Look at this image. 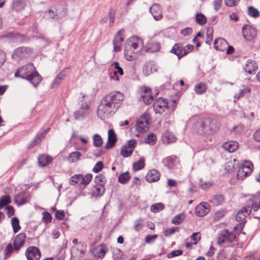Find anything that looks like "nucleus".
<instances>
[{
	"mask_svg": "<svg viewBox=\"0 0 260 260\" xmlns=\"http://www.w3.org/2000/svg\"><path fill=\"white\" fill-rule=\"evenodd\" d=\"M124 100L123 94L119 91H114L105 96L99 106L97 114L104 119L113 114L120 107Z\"/></svg>",
	"mask_w": 260,
	"mask_h": 260,
	"instance_id": "obj_1",
	"label": "nucleus"
},
{
	"mask_svg": "<svg viewBox=\"0 0 260 260\" xmlns=\"http://www.w3.org/2000/svg\"><path fill=\"white\" fill-rule=\"evenodd\" d=\"M15 77L21 78L29 81L35 87L41 82L42 78L32 63L19 68L15 73Z\"/></svg>",
	"mask_w": 260,
	"mask_h": 260,
	"instance_id": "obj_2",
	"label": "nucleus"
},
{
	"mask_svg": "<svg viewBox=\"0 0 260 260\" xmlns=\"http://www.w3.org/2000/svg\"><path fill=\"white\" fill-rule=\"evenodd\" d=\"M197 133L200 135H210L214 133L217 127L216 120L210 118H200L195 123Z\"/></svg>",
	"mask_w": 260,
	"mask_h": 260,
	"instance_id": "obj_3",
	"label": "nucleus"
},
{
	"mask_svg": "<svg viewBox=\"0 0 260 260\" xmlns=\"http://www.w3.org/2000/svg\"><path fill=\"white\" fill-rule=\"evenodd\" d=\"M79 109L74 112V117L76 120H80L84 119L89 115L91 111L90 108V102L88 100L87 95L81 93Z\"/></svg>",
	"mask_w": 260,
	"mask_h": 260,
	"instance_id": "obj_4",
	"label": "nucleus"
},
{
	"mask_svg": "<svg viewBox=\"0 0 260 260\" xmlns=\"http://www.w3.org/2000/svg\"><path fill=\"white\" fill-rule=\"evenodd\" d=\"M218 243L222 244L225 242H229L232 244L231 246L236 245V236L233 233L230 232L227 229H224L220 231L218 238Z\"/></svg>",
	"mask_w": 260,
	"mask_h": 260,
	"instance_id": "obj_5",
	"label": "nucleus"
},
{
	"mask_svg": "<svg viewBox=\"0 0 260 260\" xmlns=\"http://www.w3.org/2000/svg\"><path fill=\"white\" fill-rule=\"evenodd\" d=\"M251 212V208L250 205H247L243 207L236 215V219L237 221L240 222L238 225L241 229L244 227V224L246 222L245 218L248 216Z\"/></svg>",
	"mask_w": 260,
	"mask_h": 260,
	"instance_id": "obj_6",
	"label": "nucleus"
},
{
	"mask_svg": "<svg viewBox=\"0 0 260 260\" xmlns=\"http://www.w3.org/2000/svg\"><path fill=\"white\" fill-rule=\"evenodd\" d=\"M253 165L251 162H246L241 164L238 168L237 174L238 179L243 180L250 174L252 171Z\"/></svg>",
	"mask_w": 260,
	"mask_h": 260,
	"instance_id": "obj_7",
	"label": "nucleus"
},
{
	"mask_svg": "<svg viewBox=\"0 0 260 260\" xmlns=\"http://www.w3.org/2000/svg\"><path fill=\"white\" fill-rule=\"evenodd\" d=\"M149 117L148 114H145L140 117L136 124V129L137 132L142 133L148 129Z\"/></svg>",
	"mask_w": 260,
	"mask_h": 260,
	"instance_id": "obj_8",
	"label": "nucleus"
},
{
	"mask_svg": "<svg viewBox=\"0 0 260 260\" xmlns=\"http://www.w3.org/2000/svg\"><path fill=\"white\" fill-rule=\"evenodd\" d=\"M168 100L162 98H159L153 103V109L155 113L161 114L168 108Z\"/></svg>",
	"mask_w": 260,
	"mask_h": 260,
	"instance_id": "obj_9",
	"label": "nucleus"
},
{
	"mask_svg": "<svg viewBox=\"0 0 260 260\" xmlns=\"http://www.w3.org/2000/svg\"><path fill=\"white\" fill-rule=\"evenodd\" d=\"M242 34L248 41H252L256 36L257 32L255 28L249 25H245L242 27Z\"/></svg>",
	"mask_w": 260,
	"mask_h": 260,
	"instance_id": "obj_10",
	"label": "nucleus"
},
{
	"mask_svg": "<svg viewBox=\"0 0 260 260\" xmlns=\"http://www.w3.org/2000/svg\"><path fill=\"white\" fill-rule=\"evenodd\" d=\"M124 32L123 29L119 30L115 35L113 41L114 47V51L115 52H119L121 50V46L122 42L124 41Z\"/></svg>",
	"mask_w": 260,
	"mask_h": 260,
	"instance_id": "obj_11",
	"label": "nucleus"
},
{
	"mask_svg": "<svg viewBox=\"0 0 260 260\" xmlns=\"http://www.w3.org/2000/svg\"><path fill=\"white\" fill-rule=\"evenodd\" d=\"M151 89L145 86L141 88V91L144 94L141 95L140 100H142L146 105L151 104L154 100V95L151 91Z\"/></svg>",
	"mask_w": 260,
	"mask_h": 260,
	"instance_id": "obj_12",
	"label": "nucleus"
},
{
	"mask_svg": "<svg viewBox=\"0 0 260 260\" xmlns=\"http://www.w3.org/2000/svg\"><path fill=\"white\" fill-rule=\"evenodd\" d=\"M25 255L27 260H39L41 257V252L38 248L30 246L27 249Z\"/></svg>",
	"mask_w": 260,
	"mask_h": 260,
	"instance_id": "obj_13",
	"label": "nucleus"
},
{
	"mask_svg": "<svg viewBox=\"0 0 260 260\" xmlns=\"http://www.w3.org/2000/svg\"><path fill=\"white\" fill-rule=\"evenodd\" d=\"M210 205L206 202H202L197 206L195 209V214L197 216L203 217L209 213Z\"/></svg>",
	"mask_w": 260,
	"mask_h": 260,
	"instance_id": "obj_14",
	"label": "nucleus"
},
{
	"mask_svg": "<svg viewBox=\"0 0 260 260\" xmlns=\"http://www.w3.org/2000/svg\"><path fill=\"white\" fill-rule=\"evenodd\" d=\"M170 52L176 55L178 59H180L181 57L186 55L188 53V52L186 51V49L185 48H183L182 44L181 43L175 44L172 47Z\"/></svg>",
	"mask_w": 260,
	"mask_h": 260,
	"instance_id": "obj_15",
	"label": "nucleus"
},
{
	"mask_svg": "<svg viewBox=\"0 0 260 260\" xmlns=\"http://www.w3.org/2000/svg\"><path fill=\"white\" fill-rule=\"evenodd\" d=\"M149 11L155 20L158 21L162 18V12L159 4H153V5L150 7Z\"/></svg>",
	"mask_w": 260,
	"mask_h": 260,
	"instance_id": "obj_16",
	"label": "nucleus"
},
{
	"mask_svg": "<svg viewBox=\"0 0 260 260\" xmlns=\"http://www.w3.org/2000/svg\"><path fill=\"white\" fill-rule=\"evenodd\" d=\"M25 238L26 235L24 233H20L15 237L13 245L15 246L16 251H18L23 247Z\"/></svg>",
	"mask_w": 260,
	"mask_h": 260,
	"instance_id": "obj_17",
	"label": "nucleus"
},
{
	"mask_svg": "<svg viewBox=\"0 0 260 260\" xmlns=\"http://www.w3.org/2000/svg\"><path fill=\"white\" fill-rule=\"evenodd\" d=\"M249 202L248 205H250L251 209H253L254 211H257L260 209V198L256 194H251L249 196Z\"/></svg>",
	"mask_w": 260,
	"mask_h": 260,
	"instance_id": "obj_18",
	"label": "nucleus"
},
{
	"mask_svg": "<svg viewBox=\"0 0 260 260\" xmlns=\"http://www.w3.org/2000/svg\"><path fill=\"white\" fill-rule=\"evenodd\" d=\"M28 197V193L22 191L14 197V202L18 206L23 205L27 203Z\"/></svg>",
	"mask_w": 260,
	"mask_h": 260,
	"instance_id": "obj_19",
	"label": "nucleus"
},
{
	"mask_svg": "<svg viewBox=\"0 0 260 260\" xmlns=\"http://www.w3.org/2000/svg\"><path fill=\"white\" fill-rule=\"evenodd\" d=\"M258 69L257 63L254 61L248 59L244 67V71L250 75H254Z\"/></svg>",
	"mask_w": 260,
	"mask_h": 260,
	"instance_id": "obj_20",
	"label": "nucleus"
},
{
	"mask_svg": "<svg viewBox=\"0 0 260 260\" xmlns=\"http://www.w3.org/2000/svg\"><path fill=\"white\" fill-rule=\"evenodd\" d=\"M24 36L18 33H14L9 32L5 35L2 36L3 39L7 41H22Z\"/></svg>",
	"mask_w": 260,
	"mask_h": 260,
	"instance_id": "obj_21",
	"label": "nucleus"
},
{
	"mask_svg": "<svg viewBox=\"0 0 260 260\" xmlns=\"http://www.w3.org/2000/svg\"><path fill=\"white\" fill-rule=\"evenodd\" d=\"M70 68H64L61 72H60L53 80L51 88H55L58 86L61 83L62 79H63L67 75L68 71Z\"/></svg>",
	"mask_w": 260,
	"mask_h": 260,
	"instance_id": "obj_22",
	"label": "nucleus"
},
{
	"mask_svg": "<svg viewBox=\"0 0 260 260\" xmlns=\"http://www.w3.org/2000/svg\"><path fill=\"white\" fill-rule=\"evenodd\" d=\"M117 141V138L114 131L110 129L108 131V142H107L105 147L107 149H110L114 147Z\"/></svg>",
	"mask_w": 260,
	"mask_h": 260,
	"instance_id": "obj_23",
	"label": "nucleus"
},
{
	"mask_svg": "<svg viewBox=\"0 0 260 260\" xmlns=\"http://www.w3.org/2000/svg\"><path fill=\"white\" fill-rule=\"evenodd\" d=\"M157 71V67L153 61L147 62L143 67V72L147 76Z\"/></svg>",
	"mask_w": 260,
	"mask_h": 260,
	"instance_id": "obj_24",
	"label": "nucleus"
},
{
	"mask_svg": "<svg viewBox=\"0 0 260 260\" xmlns=\"http://www.w3.org/2000/svg\"><path fill=\"white\" fill-rule=\"evenodd\" d=\"M213 45L216 50L224 51L226 49L228 43L224 39L218 38L214 40Z\"/></svg>",
	"mask_w": 260,
	"mask_h": 260,
	"instance_id": "obj_25",
	"label": "nucleus"
},
{
	"mask_svg": "<svg viewBox=\"0 0 260 260\" xmlns=\"http://www.w3.org/2000/svg\"><path fill=\"white\" fill-rule=\"evenodd\" d=\"M30 52V48L26 47H20L15 50L13 56L17 57L18 59H21L25 57Z\"/></svg>",
	"mask_w": 260,
	"mask_h": 260,
	"instance_id": "obj_26",
	"label": "nucleus"
},
{
	"mask_svg": "<svg viewBox=\"0 0 260 260\" xmlns=\"http://www.w3.org/2000/svg\"><path fill=\"white\" fill-rule=\"evenodd\" d=\"M160 178V173L155 169L149 171L146 176V180L149 182L158 181Z\"/></svg>",
	"mask_w": 260,
	"mask_h": 260,
	"instance_id": "obj_27",
	"label": "nucleus"
},
{
	"mask_svg": "<svg viewBox=\"0 0 260 260\" xmlns=\"http://www.w3.org/2000/svg\"><path fill=\"white\" fill-rule=\"evenodd\" d=\"M92 196L95 197H102L105 191V187L101 184H94L91 189Z\"/></svg>",
	"mask_w": 260,
	"mask_h": 260,
	"instance_id": "obj_28",
	"label": "nucleus"
},
{
	"mask_svg": "<svg viewBox=\"0 0 260 260\" xmlns=\"http://www.w3.org/2000/svg\"><path fill=\"white\" fill-rule=\"evenodd\" d=\"M239 146L238 143L234 141H230L224 143L222 145L223 148L229 152H234Z\"/></svg>",
	"mask_w": 260,
	"mask_h": 260,
	"instance_id": "obj_29",
	"label": "nucleus"
},
{
	"mask_svg": "<svg viewBox=\"0 0 260 260\" xmlns=\"http://www.w3.org/2000/svg\"><path fill=\"white\" fill-rule=\"evenodd\" d=\"M177 157L175 155H171L166 157L162 160L164 165L170 169H173L175 165Z\"/></svg>",
	"mask_w": 260,
	"mask_h": 260,
	"instance_id": "obj_30",
	"label": "nucleus"
},
{
	"mask_svg": "<svg viewBox=\"0 0 260 260\" xmlns=\"http://www.w3.org/2000/svg\"><path fill=\"white\" fill-rule=\"evenodd\" d=\"M209 202L215 206H220L224 203V198L222 194H217L213 195L211 197Z\"/></svg>",
	"mask_w": 260,
	"mask_h": 260,
	"instance_id": "obj_31",
	"label": "nucleus"
},
{
	"mask_svg": "<svg viewBox=\"0 0 260 260\" xmlns=\"http://www.w3.org/2000/svg\"><path fill=\"white\" fill-rule=\"evenodd\" d=\"M207 89V85L204 82H199L195 85L194 90L197 94H202L204 93Z\"/></svg>",
	"mask_w": 260,
	"mask_h": 260,
	"instance_id": "obj_32",
	"label": "nucleus"
},
{
	"mask_svg": "<svg viewBox=\"0 0 260 260\" xmlns=\"http://www.w3.org/2000/svg\"><path fill=\"white\" fill-rule=\"evenodd\" d=\"M52 160V158L51 157L46 155H42L38 157V163L40 166L43 167L46 166Z\"/></svg>",
	"mask_w": 260,
	"mask_h": 260,
	"instance_id": "obj_33",
	"label": "nucleus"
},
{
	"mask_svg": "<svg viewBox=\"0 0 260 260\" xmlns=\"http://www.w3.org/2000/svg\"><path fill=\"white\" fill-rule=\"evenodd\" d=\"M250 88L247 86H243L242 89L240 90V92L238 94H236L234 96L235 99L239 100L241 97L247 98L250 95Z\"/></svg>",
	"mask_w": 260,
	"mask_h": 260,
	"instance_id": "obj_34",
	"label": "nucleus"
},
{
	"mask_svg": "<svg viewBox=\"0 0 260 260\" xmlns=\"http://www.w3.org/2000/svg\"><path fill=\"white\" fill-rule=\"evenodd\" d=\"M81 153L79 151H75L70 153L68 156V161L70 163H75L80 158Z\"/></svg>",
	"mask_w": 260,
	"mask_h": 260,
	"instance_id": "obj_35",
	"label": "nucleus"
},
{
	"mask_svg": "<svg viewBox=\"0 0 260 260\" xmlns=\"http://www.w3.org/2000/svg\"><path fill=\"white\" fill-rule=\"evenodd\" d=\"M160 45L157 42H152L149 44V46L146 49V51L150 53L156 52L159 50Z\"/></svg>",
	"mask_w": 260,
	"mask_h": 260,
	"instance_id": "obj_36",
	"label": "nucleus"
},
{
	"mask_svg": "<svg viewBox=\"0 0 260 260\" xmlns=\"http://www.w3.org/2000/svg\"><path fill=\"white\" fill-rule=\"evenodd\" d=\"M145 167V159L143 157L139 159L137 162L133 164V168L134 171H137L142 169Z\"/></svg>",
	"mask_w": 260,
	"mask_h": 260,
	"instance_id": "obj_37",
	"label": "nucleus"
},
{
	"mask_svg": "<svg viewBox=\"0 0 260 260\" xmlns=\"http://www.w3.org/2000/svg\"><path fill=\"white\" fill-rule=\"evenodd\" d=\"M165 206L161 203H157L152 204L150 206V210L152 212L156 213L164 209Z\"/></svg>",
	"mask_w": 260,
	"mask_h": 260,
	"instance_id": "obj_38",
	"label": "nucleus"
},
{
	"mask_svg": "<svg viewBox=\"0 0 260 260\" xmlns=\"http://www.w3.org/2000/svg\"><path fill=\"white\" fill-rule=\"evenodd\" d=\"M106 182L107 179L104 175L100 174L95 176L94 179L95 184H101L105 186Z\"/></svg>",
	"mask_w": 260,
	"mask_h": 260,
	"instance_id": "obj_39",
	"label": "nucleus"
},
{
	"mask_svg": "<svg viewBox=\"0 0 260 260\" xmlns=\"http://www.w3.org/2000/svg\"><path fill=\"white\" fill-rule=\"evenodd\" d=\"M11 224L14 233H17L20 229L19 221L17 217H14L11 219Z\"/></svg>",
	"mask_w": 260,
	"mask_h": 260,
	"instance_id": "obj_40",
	"label": "nucleus"
},
{
	"mask_svg": "<svg viewBox=\"0 0 260 260\" xmlns=\"http://www.w3.org/2000/svg\"><path fill=\"white\" fill-rule=\"evenodd\" d=\"M15 251V247H13L11 243H9L4 250L5 252V258H7L10 257L13 252Z\"/></svg>",
	"mask_w": 260,
	"mask_h": 260,
	"instance_id": "obj_41",
	"label": "nucleus"
},
{
	"mask_svg": "<svg viewBox=\"0 0 260 260\" xmlns=\"http://www.w3.org/2000/svg\"><path fill=\"white\" fill-rule=\"evenodd\" d=\"M11 202L10 197L9 195H4L0 199V209L5 206L9 204Z\"/></svg>",
	"mask_w": 260,
	"mask_h": 260,
	"instance_id": "obj_42",
	"label": "nucleus"
},
{
	"mask_svg": "<svg viewBox=\"0 0 260 260\" xmlns=\"http://www.w3.org/2000/svg\"><path fill=\"white\" fill-rule=\"evenodd\" d=\"M130 175L128 172H126L124 173L121 174L118 177V181L120 183L122 184H125L130 179Z\"/></svg>",
	"mask_w": 260,
	"mask_h": 260,
	"instance_id": "obj_43",
	"label": "nucleus"
},
{
	"mask_svg": "<svg viewBox=\"0 0 260 260\" xmlns=\"http://www.w3.org/2000/svg\"><path fill=\"white\" fill-rule=\"evenodd\" d=\"M103 141L102 137L99 134H95L93 136V144L96 147H101L103 144Z\"/></svg>",
	"mask_w": 260,
	"mask_h": 260,
	"instance_id": "obj_44",
	"label": "nucleus"
},
{
	"mask_svg": "<svg viewBox=\"0 0 260 260\" xmlns=\"http://www.w3.org/2000/svg\"><path fill=\"white\" fill-rule=\"evenodd\" d=\"M196 21L199 25H204L207 21L206 17L202 13H198L196 16Z\"/></svg>",
	"mask_w": 260,
	"mask_h": 260,
	"instance_id": "obj_45",
	"label": "nucleus"
},
{
	"mask_svg": "<svg viewBox=\"0 0 260 260\" xmlns=\"http://www.w3.org/2000/svg\"><path fill=\"white\" fill-rule=\"evenodd\" d=\"M144 226V220L139 218L134 222V229L135 231L138 232L141 230Z\"/></svg>",
	"mask_w": 260,
	"mask_h": 260,
	"instance_id": "obj_46",
	"label": "nucleus"
},
{
	"mask_svg": "<svg viewBox=\"0 0 260 260\" xmlns=\"http://www.w3.org/2000/svg\"><path fill=\"white\" fill-rule=\"evenodd\" d=\"M81 174H76L72 176L70 178V184L72 185H75L77 183L81 184Z\"/></svg>",
	"mask_w": 260,
	"mask_h": 260,
	"instance_id": "obj_47",
	"label": "nucleus"
},
{
	"mask_svg": "<svg viewBox=\"0 0 260 260\" xmlns=\"http://www.w3.org/2000/svg\"><path fill=\"white\" fill-rule=\"evenodd\" d=\"M248 14L250 16L253 17L254 18L258 17L260 15V13L258 10L252 6H249L248 7Z\"/></svg>",
	"mask_w": 260,
	"mask_h": 260,
	"instance_id": "obj_48",
	"label": "nucleus"
},
{
	"mask_svg": "<svg viewBox=\"0 0 260 260\" xmlns=\"http://www.w3.org/2000/svg\"><path fill=\"white\" fill-rule=\"evenodd\" d=\"M133 152V149H129L126 146H122L121 148V155L124 157H128L130 156Z\"/></svg>",
	"mask_w": 260,
	"mask_h": 260,
	"instance_id": "obj_49",
	"label": "nucleus"
},
{
	"mask_svg": "<svg viewBox=\"0 0 260 260\" xmlns=\"http://www.w3.org/2000/svg\"><path fill=\"white\" fill-rule=\"evenodd\" d=\"M92 177V175L91 174H87L84 176H83L81 174V184L86 185L90 182L91 180Z\"/></svg>",
	"mask_w": 260,
	"mask_h": 260,
	"instance_id": "obj_50",
	"label": "nucleus"
},
{
	"mask_svg": "<svg viewBox=\"0 0 260 260\" xmlns=\"http://www.w3.org/2000/svg\"><path fill=\"white\" fill-rule=\"evenodd\" d=\"M116 11L113 8H110L109 12V23L112 26L114 22Z\"/></svg>",
	"mask_w": 260,
	"mask_h": 260,
	"instance_id": "obj_51",
	"label": "nucleus"
},
{
	"mask_svg": "<svg viewBox=\"0 0 260 260\" xmlns=\"http://www.w3.org/2000/svg\"><path fill=\"white\" fill-rule=\"evenodd\" d=\"M156 141V136L153 133L149 134L145 139V142L148 144L154 143Z\"/></svg>",
	"mask_w": 260,
	"mask_h": 260,
	"instance_id": "obj_52",
	"label": "nucleus"
},
{
	"mask_svg": "<svg viewBox=\"0 0 260 260\" xmlns=\"http://www.w3.org/2000/svg\"><path fill=\"white\" fill-rule=\"evenodd\" d=\"M163 138L167 139L168 143L173 142L176 140V138L174 135L169 132L165 133L163 135Z\"/></svg>",
	"mask_w": 260,
	"mask_h": 260,
	"instance_id": "obj_53",
	"label": "nucleus"
},
{
	"mask_svg": "<svg viewBox=\"0 0 260 260\" xmlns=\"http://www.w3.org/2000/svg\"><path fill=\"white\" fill-rule=\"evenodd\" d=\"M183 221V215L182 214H178L174 216L172 220V222L173 224H180Z\"/></svg>",
	"mask_w": 260,
	"mask_h": 260,
	"instance_id": "obj_54",
	"label": "nucleus"
},
{
	"mask_svg": "<svg viewBox=\"0 0 260 260\" xmlns=\"http://www.w3.org/2000/svg\"><path fill=\"white\" fill-rule=\"evenodd\" d=\"M124 56L126 59L129 61H133L136 58V55L134 53L126 49L124 50Z\"/></svg>",
	"mask_w": 260,
	"mask_h": 260,
	"instance_id": "obj_55",
	"label": "nucleus"
},
{
	"mask_svg": "<svg viewBox=\"0 0 260 260\" xmlns=\"http://www.w3.org/2000/svg\"><path fill=\"white\" fill-rule=\"evenodd\" d=\"M182 253L183 251L181 250H175L167 254V257L169 258H171L175 256L180 255L182 254Z\"/></svg>",
	"mask_w": 260,
	"mask_h": 260,
	"instance_id": "obj_56",
	"label": "nucleus"
},
{
	"mask_svg": "<svg viewBox=\"0 0 260 260\" xmlns=\"http://www.w3.org/2000/svg\"><path fill=\"white\" fill-rule=\"evenodd\" d=\"M178 228H171L170 229H167L165 230L164 235L166 237H170L172 235L175 233L176 231H178Z\"/></svg>",
	"mask_w": 260,
	"mask_h": 260,
	"instance_id": "obj_57",
	"label": "nucleus"
},
{
	"mask_svg": "<svg viewBox=\"0 0 260 260\" xmlns=\"http://www.w3.org/2000/svg\"><path fill=\"white\" fill-rule=\"evenodd\" d=\"M137 145V141L135 139H131L129 140L127 143L124 145L129 149H133L134 151Z\"/></svg>",
	"mask_w": 260,
	"mask_h": 260,
	"instance_id": "obj_58",
	"label": "nucleus"
},
{
	"mask_svg": "<svg viewBox=\"0 0 260 260\" xmlns=\"http://www.w3.org/2000/svg\"><path fill=\"white\" fill-rule=\"evenodd\" d=\"M200 185L202 189H207L212 185V182L210 181H203L201 180Z\"/></svg>",
	"mask_w": 260,
	"mask_h": 260,
	"instance_id": "obj_59",
	"label": "nucleus"
},
{
	"mask_svg": "<svg viewBox=\"0 0 260 260\" xmlns=\"http://www.w3.org/2000/svg\"><path fill=\"white\" fill-rule=\"evenodd\" d=\"M103 168V163L102 161H99L96 163L94 167L92 169V171L94 173L99 172Z\"/></svg>",
	"mask_w": 260,
	"mask_h": 260,
	"instance_id": "obj_60",
	"label": "nucleus"
},
{
	"mask_svg": "<svg viewBox=\"0 0 260 260\" xmlns=\"http://www.w3.org/2000/svg\"><path fill=\"white\" fill-rule=\"evenodd\" d=\"M190 239L193 241L194 245L197 244L198 242L200 241L201 239V234L200 233H194L191 236Z\"/></svg>",
	"mask_w": 260,
	"mask_h": 260,
	"instance_id": "obj_61",
	"label": "nucleus"
},
{
	"mask_svg": "<svg viewBox=\"0 0 260 260\" xmlns=\"http://www.w3.org/2000/svg\"><path fill=\"white\" fill-rule=\"evenodd\" d=\"M52 219V216L51 214L47 211L43 213V220L44 222L48 223L51 221Z\"/></svg>",
	"mask_w": 260,
	"mask_h": 260,
	"instance_id": "obj_62",
	"label": "nucleus"
},
{
	"mask_svg": "<svg viewBox=\"0 0 260 260\" xmlns=\"http://www.w3.org/2000/svg\"><path fill=\"white\" fill-rule=\"evenodd\" d=\"M192 32V29L191 27H186L181 31V34L184 36H188Z\"/></svg>",
	"mask_w": 260,
	"mask_h": 260,
	"instance_id": "obj_63",
	"label": "nucleus"
},
{
	"mask_svg": "<svg viewBox=\"0 0 260 260\" xmlns=\"http://www.w3.org/2000/svg\"><path fill=\"white\" fill-rule=\"evenodd\" d=\"M6 209L8 217H10L14 214L15 210L12 206H7Z\"/></svg>",
	"mask_w": 260,
	"mask_h": 260,
	"instance_id": "obj_64",
	"label": "nucleus"
}]
</instances>
